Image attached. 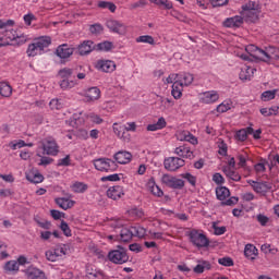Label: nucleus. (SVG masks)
<instances>
[{"instance_id": "nucleus-1", "label": "nucleus", "mask_w": 279, "mask_h": 279, "mask_svg": "<svg viewBox=\"0 0 279 279\" xmlns=\"http://www.w3.org/2000/svg\"><path fill=\"white\" fill-rule=\"evenodd\" d=\"M241 14L246 23H257L258 16L260 15V4L250 1L242 7Z\"/></svg>"}, {"instance_id": "nucleus-2", "label": "nucleus", "mask_w": 279, "mask_h": 279, "mask_svg": "<svg viewBox=\"0 0 279 279\" xmlns=\"http://www.w3.org/2000/svg\"><path fill=\"white\" fill-rule=\"evenodd\" d=\"M108 258L114 265H124V263H128V260H130L128 250L123 246H117L116 250L110 251L108 253Z\"/></svg>"}, {"instance_id": "nucleus-3", "label": "nucleus", "mask_w": 279, "mask_h": 279, "mask_svg": "<svg viewBox=\"0 0 279 279\" xmlns=\"http://www.w3.org/2000/svg\"><path fill=\"white\" fill-rule=\"evenodd\" d=\"M40 145L46 156H58L60 154V146H58V142L52 136L44 138Z\"/></svg>"}, {"instance_id": "nucleus-4", "label": "nucleus", "mask_w": 279, "mask_h": 279, "mask_svg": "<svg viewBox=\"0 0 279 279\" xmlns=\"http://www.w3.org/2000/svg\"><path fill=\"white\" fill-rule=\"evenodd\" d=\"M94 167L97 169V171H117L119 169V165H117V161L110 159V158H98L94 160Z\"/></svg>"}, {"instance_id": "nucleus-5", "label": "nucleus", "mask_w": 279, "mask_h": 279, "mask_svg": "<svg viewBox=\"0 0 279 279\" xmlns=\"http://www.w3.org/2000/svg\"><path fill=\"white\" fill-rule=\"evenodd\" d=\"M247 184L252 186L253 191L255 193H258L259 195H267L271 189H274V183L269 181H254V180H247Z\"/></svg>"}, {"instance_id": "nucleus-6", "label": "nucleus", "mask_w": 279, "mask_h": 279, "mask_svg": "<svg viewBox=\"0 0 279 279\" xmlns=\"http://www.w3.org/2000/svg\"><path fill=\"white\" fill-rule=\"evenodd\" d=\"M190 240L196 247H208V245H210L208 238L196 230L190 232Z\"/></svg>"}, {"instance_id": "nucleus-7", "label": "nucleus", "mask_w": 279, "mask_h": 279, "mask_svg": "<svg viewBox=\"0 0 279 279\" xmlns=\"http://www.w3.org/2000/svg\"><path fill=\"white\" fill-rule=\"evenodd\" d=\"M163 166L167 171H178V169L184 167V159L180 157H169L165 159Z\"/></svg>"}, {"instance_id": "nucleus-8", "label": "nucleus", "mask_w": 279, "mask_h": 279, "mask_svg": "<svg viewBox=\"0 0 279 279\" xmlns=\"http://www.w3.org/2000/svg\"><path fill=\"white\" fill-rule=\"evenodd\" d=\"M107 27L110 29V32H113V34H120L121 36H124V34L128 32L125 24L117 20H108Z\"/></svg>"}, {"instance_id": "nucleus-9", "label": "nucleus", "mask_w": 279, "mask_h": 279, "mask_svg": "<svg viewBox=\"0 0 279 279\" xmlns=\"http://www.w3.org/2000/svg\"><path fill=\"white\" fill-rule=\"evenodd\" d=\"M96 69L102 71V73H113V71H117V63L112 60H98Z\"/></svg>"}, {"instance_id": "nucleus-10", "label": "nucleus", "mask_w": 279, "mask_h": 279, "mask_svg": "<svg viewBox=\"0 0 279 279\" xmlns=\"http://www.w3.org/2000/svg\"><path fill=\"white\" fill-rule=\"evenodd\" d=\"M114 162L118 165H128L132 161V153L125 150H119L113 155Z\"/></svg>"}, {"instance_id": "nucleus-11", "label": "nucleus", "mask_w": 279, "mask_h": 279, "mask_svg": "<svg viewBox=\"0 0 279 279\" xmlns=\"http://www.w3.org/2000/svg\"><path fill=\"white\" fill-rule=\"evenodd\" d=\"M96 51V45L93 40H84L81 45H78V53L80 56H88Z\"/></svg>"}, {"instance_id": "nucleus-12", "label": "nucleus", "mask_w": 279, "mask_h": 279, "mask_svg": "<svg viewBox=\"0 0 279 279\" xmlns=\"http://www.w3.org/2000/svg\"><path fill=\"white\" fill-rule=\"evenodd\" d=\"M66 254V251L64 247H57L50 251L46 252V258L47 260H50V263H56L58 258L64 256Z\"/></svg>"}, {"instance_id": "nucleus-13", "label": "nucleus", "mask_w": 279, "mask_h": 279, "mask_svg": "<svg viewBox=\"0 0 279 279\" xmlns=\"http://www.w3.org/2000/svg\"><path fill=\"white\" fill-rule=\"evenodd\" d=\"M123 195H125V192H123V186L114 185L107 190V197L110 199H121Z\"/></svg>"}, {"instance_id": "nucleus-14", "label": "nucleus", "mask_w": 279, "mask_h": 279, "mask_svg": "<svg viewBox=\"0 0 279 279\" xmlns=\"http://www.w3.org/2000/svg\"><path fill=\"white\" fill-rule=\"evenodd\" d=\"M73 48L69 47L66 44H63L57 48L56 54L58 58H61V60H66V58H71V56H73Z\"/></svg>"}, {"instance_id": "nucleus-15", "label": "nucleus", "mask_w": 279, "mask_h": 279, "mask_svg": "<svg viewBox=\"0 0 279 279\" xmlns=\"http://www.w3.org/2000/svg\"><path fill=\"white\" fill-rule=\"evenodd\" d=\"M245 51H247L252 56V58H255V60L263 61V57L265 54V50L258 48L256 45H248V46H246Z\"/></svg>"}, {"instance_id": "nucleus-16", "label": "nucleus", "mask_w": 279, "mask_h": 279, "mask_svg": "<svg viewBox=\"0 0 279 279\" xmlns=\"http://www.w3.org/2000/svg\"><path fill=\"white\" fill-rule=\"evenodd\" d=\"M4 38H7V40H21V43L27 41V38L24 35H19L14 28H5Z\"/></svg>"}, {"instance_id": "nucleus-17", "label": "nucleus", "mask_w": 279, "mask_h": 279, "mask_svg": "<svg viewBox=\"0 0 279 279\" xmlns=\"http://www.w3.org/2000/svg\"><path fill=\"white\" fill-rule=\"evenodd\" d=\"M270 60H279V49L278 48H268L264 50V57L262 62L269 63Z\"/></svg>"}, {"instance_id": "nucleus-18", "label": "nucleus", "mask_w": 279, "mask_h": 279, "mask_svg": "<svg viewBox=\"0 0 279 279\" xmlns=\"http://www.w3.org/2000/svg\"><path fill=\"white\" fill-rule=\"evenodd\" d=\"M184 90V83H182V80H177L173 84H172V97H174V99H180V97H182V92Z\"/></svg>"}, {"instance_id": "nucleus-19", "label": "nucleus", "mask_w": 279, "mask_h": 279, "mask_svg": "<svg viewBox=\"0 0 279 279\" xmlns=\"http://www.w3.org/2000/svg\"><path fill=\"white\" fill-rule=\"evenodd\" d=\"M201 99L203 104H215V101L219 100V94L215 90L205 92Z\"/></svg>"}, {"instance_id": "nucleus-20", "label": "nucleus", "mask_w": 279, "mask_h": 279, "mask_svg": "<svg viewBox=\"0 0 279 279\" xmlns=\"http://www.w3.org/2000/svg\"><path fill=\"white\" fill-rule=\"evenodd\" d=\"M254 71H256V69H253L250 65H244L240 72V80L242 82H247L248 80H252Z\"/></svg>"}, {"instance_id": "nucleus-21", "label": "nucleus", "mask_w": 279, "mask_h": 279, "mask_svg": "<svg viewBox=\"0 0 279 279\" xmlns=\"http://www.w3.org/2000/svg\"><path fill=\"white\" fill-rule=\"evenodd\" d=\"M101 97V90L97 87L89 88L85 94L86 101H97Z\"/></svg>"}, {"instance_id": "nucleus-22", "label": "nucleus", "mask_w": 279, "mask_h": 279, "mask_svg": "<svg viewBox=\"0 0 279 279\" xmlns=\"http://www.w3.org/2000/svg\"><path fill=\"white\" fill-rule=\"evenodd\" d=\"M133 236H134L133 227H131V228H122L120 230V240L123 243H129V241H132Z\"/></svg>"}, {"instance_id": "nucleus-23", "label": "nucleus", "mask_w": 279, "mask_h": 279, "mask_svg": "<svg viewBox=\"0 0 279 279\" xmlns=\"http://www.w3.org/2000/svg\"><path fill=\"white\" fill-rule=\"evenodd\" d=\"M26 276H27V279H47L45 277V272H43L38 268H28L26 270Z\"/></svg>"}, {"instance_id": "nucleus-24", "label": "nucleus", "mask_w": 279, "mask_h": 279, "mask_svg": "<svg viewBox=\"0 0 279 279\" xmlns=\"http://www.w3.org/2000/svg\"><path fill=\"white\" fill-rule=\"evenodd\" d=\"M222 171L227 175V178H229V180H232L233 182H241V174H239V172L232 170V168L223 167Z\"/></svg>"}, {"instance_id": "nucleus-25", "label": "nucleus", "mask_w": 279, "mask_h": 279, "mask_svg": "<svg viewBox=\"0 0 279 279\" xmlns=\"http://www.w3.org/2000/svg\"><path fill=\"white\" fill-rule=\"evenodd\" d=\"M254 134V129L252 126H247L246 129H241L235 133V136L238 141H241L242 143L247 141V135Z\"/></svg>"}, {"instance_id": "nucleus-26", "label": "nucleus", "mask_w": 279, "mask_h": 279, "mask_svg": "<svg viewBox=\"0 0 279 279\" xmlns=\"http://www.w3.org/2000/svg\"><path fill=\"white\" fill-rule=\"evenodd\" d=\"M163 128H167V120H165L163 117L159 118L157 123L155 124H148L147 131L148 132H156L158 130H163Z\"/></svg>"}, {"instance_id": "nucleus-27", "label": "nucleus", "mask_w": 279, "mask_h": 279, "mask_svg": "<svg viewBox=\"0 0 279 279\" xmlns=\"http://www.w3.org/2000/svg\"><path fill=\"white\" fill-rule=\"evenodd\" d=\"M216 197L220 202H226L230 197V190L226 186H220L216 189Z\"/></svg>"}, {"instance_id": "nucleus-28", "label": "nucleus", "mask_w": 279, "mask_h": 279, "mask_svg": "<svg viewBox=\"0 0 279 279\" xmlns=\"http://www.w3.org/2000/svg\"><path fill=\"white\" fill-rule=\"evenodd\" d=\"M35 45H37V47L39 48V51H45V49H47V47H49V45H51V37L49 36H44L38 38L35 41Z\"/></svg>"}, {"instance_id": "nucleus-29", "label": "nucleus", "mask_w": 279, "mask_h": 279, "mask_svg": "<svg viewBox=\"0 0 279 279\" xmlns=\"http://www.w3.org/2000/svg\"><path fill=\"white\" fill-rule=\"evenodd\" d=\"M56 204L63 210H69L75 206V203L69 198H56Z\"/></svg>"}, {"instance_id": "nucleus-30", "label": "nucleus", "mask_w": 279, "mask_h": 279, "mask_svg": "<svg viewBox=\"0 0 279 279\" xmlns=\"http://www.w3.org/2000/svg\"><path fill=\"white\" fill-rule=\"evenodd\" d=\"M26 180H28V182H32L33 184H40V182L45 180V177L39 172H29L26 174Z\"/></svg>"}, {"instance_id": "nucleus-31", "label": "nucleus", "mask_w": 279, "mask_h": 279, "mask_svg": "<svg viewBox=\"0 0 279 279\" xmlns=\"http://www.w3.org/2000/svg\"><path fill=\"white\" fill-rule=\"evenodd\" d=\"M174 153L181 158H191L193 156V151H191V149H189L186 146L177 147Z\"/></svg>"}, {"instance_id": "nucleus-32", "label": "nucleus", "mask_w": 279, "mask_h": 279, "mask_svg": "<svg viewBox=\"0 0 279 279\" xmlns=\"http://www.w3.org/2000/svg\"><path fill=\"white\" fill-rule=\"evenodd\" d=\"M258 250L253 244H246L244 248V256L246 258H250L251 260H254V256H256Z\"/></svg>"}, {"instance_id": "nucleus-33", "label": "nucleus", "mask_w": 279, "mask_h": 279, "mask_svg": "<svg viewBox=\"0 0 279 279\" xmlns=\"http://www.w3.org/2000/svg\"><path fill=\"white\" fill-rule=\"evenodd\" d=\"M175 77H179L178 80L182 81L183 86H191L194 80L193 74L191 73L175 74Z\"/></svg>"}, {"instance_id": "nucleus-34", "label": "nucleus", "mask_w": 279, "mask_h": 279, "mask_svg": "<svg viewBox=\"0 0 279 279\" xmlns=\"http://www.w3.org/2000/svg\"><path fill=\"white\" fill-rule=\"evenodd\" d=\"M210 262L201 260L198 265H196L193 269L194 274H204L205 269H210Z\"/></svg>"}, {"instance_id": "nucleus-35", "label": "nucleus", "mask_w": 279, "mask_h": 279, "mask_svg": "<svg viewBox=\"0 0 279 279\" xmlns=\"http://www.w3.org/2000/svg\"><path fill=\"white\" fill-rule=\"evenodd\" d=\"M0 95L1 97H11L12 86H10L8 83H0Z\"/></svg>"}, {"instance_id": "nucleus-36", "label": "nucleus", "mask_w": 279, "mask_h": 279, "mask_svg": "<svg viewBox=\"0 0 279 279\" xmlns=\"http://www.w3.org/2000/svg\"><path fill=\"white\" fill-rule=\"evenodd\" d=\"M59 86L62 88V90H69V88H75V86H77V82L69 81V78H62Z\"/></svg>"}, {"instance_id": "nucleus-37", "label": "nucleus", "mask_w": 279, "mask_h": 279, "mask_svg": "<svg viewBox=\"0 0 279 279\" xmlns=\"http://www.w3.org/2000/svg\"><path fill=\"white\" fill-rule=\"evenodd\" d=\"M276 93H278V89L266 90L262 93L260 95L262 101H271V99H276Z\"/></svg>"}, {"instance_id": "nucleus-38", "label": "nucleus", "mask_w": 279, "mask_h": 279, "mask_svg": "<svg viewBox=\"0 0 279 279\" xmlns=\"http://www.w3.org/2000/svg\"><path fill=\"white\" fill-rule=\"evenodd\" d=\"M26 53L29 58H34L35 56H38V53H43V52L40 51L36 43H33L28 45Z\"/></svg>"}, {"instance_id": "nucleus-39", "label": "nucleus", "mask_w": 279, "mask_h": 279, "mask_svg": "<svg viewBox=\"0 0 279 279\" xmlns=\"http://www.w3.org/2000/svg\"><path fill=\"white\" fill-rule=\"evenodd\" d=\"M71 75H73V69L70 68H63L58 72V77H60V80H69Z\"/></svg>"}, {"instance_id": "nucleus-40", "label": "nucleus", "mask_w": 279, "mask_h": 279, "mask_svg": "<svg viewBox=\"0 0 279 279\" xmlns=\"http://www.w3.org/2000/svg\"><path fill=\"white\" fill-rule=\"evenodd\" d=\"M148 186H149L150 193H153V195H156L157 197H162V195H165L162 190H160V187L158 185H156L155 182H148Z\"/></svg>"}, {"instance_id": "nucleus-41", "label": "nucleus", "mask_w": 279, "mask_h": 279, "mask_svg": "<svg viewBox=\"0 0 279 279\" xmlns=\"http://www.w3.org/2000/svg\"><path fill=\"white\" fill-rule=\"evenodd\" d=\"M112 49V43L102 41L96 45V51H110Z\"/></svg>"}, {"instance_id": "nucleus-42", "label": "nucleus", "mask_w": 279, "mask_h": 279, "mask_svg": "<svg viewBox=\"0 0 279 279\" xmlns=\"http://www.w3.org/2000/svg\"><path fill=\"white\" fill-rule=\"evenodd\" d=\"M260 250H262V252H264V254L276 255V253L278 252V248H276V246H274L271 244H263Z\"/></svg>"}, {"instance_id": "nucleus-43", "label": "nucleus", "mask_w": 279, "mask_h": 279, "mask_svg": "<svg viewBox=\"0 0 279 279\" xmlns=\"http://www.w3.org/2000/svg\"><path fill=\"white\" fill-rule=\"evenodd\" d=\"M169 189H184V180L177 179L175 177L172 179L170 185H168Z\"/></svg>"}, {"instance_id": "nucleus-44", "label": "nucleus", "mask_w": 279, "mask_h": 279, "mask_svg": "<svg viewBox=\"0 0 279 279\" xmlns=\"http://www.w3.org/2000/svg\"><path fill=\"white\" fill-rule=\"evenodd\" d=\"M88 189V185L82 183V182H75L72 185V190L74 193H84Z\"/></svg>"}, {"instance_id": "nucleus-45", "label": "nucleus", "mask_w": 279, "mask_h": 279, "mask_svg": "<svg viewBox=\"0 0 279 279\" xmlns=\"http://www.w3.org/2000/svg\"><path fill=\"white\" fill-rule=\"evenodd\" d=\"M136 43H146L147 45H155L154 37L150 35H143L136 38Z\"/></svg>"}, {"instance_id": "nucleus-46", "label": "nucleus", "mask_w": 279, "mask_h": 279, "mask_svg": "<svg viewBox=\"0 0 279 279\" xmlns=\"http://www.w3.org/2000/svg\"><path fill=\"white\" fill-rule=\"evenodd\" d=\"M108 227L113 230H121V228H123V222L120 219H111L108 222Z\"/></svg>"}, {"instance_id": "nucleus-47", "label": "nucleus", "mask_w": 279, "mask_h": 279, "mask_svg": "<svg viewBox=\"0 0 279 279\" xmlns=\"http://www.w3.org/2000/svg\"><path fill=\"white\" fill-rule=\"evenodd\" d=\"M4 269L7 271H19V262L10 260L5 264Z\"/></svg>"}, {"instance_id": "nucleus-48", "label": "nucleus", "mask_w": 279, "mask_h": 279, "mask_svg": "<svg viewBox=\"0 0 279 279\" xmlns=\"http://www.w3.org/2000/svg\"><path fill=\"white\" fill-rule=\"evenodd\" d=\"M236 158L239 160L238 166L244 169V167L247 165V153L238 154Z\"/></svg>"}, {"instance_id": "nucleus-49", "label": "nucleus", "mask_w": 279, "mask_h": 279, "mask_svg": "<svg viewBox=\"0 0 279 279\" xmlns=\"http://www.w3.org/2000/svg\"><path fill=\"white\" fill-rule=\"evenodd\" d=\"M146 230L143 227H133V236H137L138 239H143L146 234Z\"/></svg>"}, {"instance_id": "nucleus-50", "label": "nucleus", "mask_w": 279, "mask_h": 279, "mask_svg": "<svg viewBox=\"0 0 279 279\" xmlns=\"http://www.w3.org/2000/svg\"><path fill=\"white\" fill-rule=\"evenodd\" d=\"M219 265H222L223 267H233L234 260H232L231 257H222L218 259Z\"/></svg>"}, {"instance_id": "nucleus-51", "label": "nucleus", "mask_w": 279, "mask_h": 279, "mask_svg": "<svg viewBox=\"0 0 279 279\" xmlns=\"http://www.w3.org/2000/svg\"><path fill=\"white\" fill-rule=\"evenodd\" d=\"M157 5L159 8H162L163 10H171L173 8V2H171L169 0H159L157 2Z\"/></svg>"}, {"instance_id": "nucleus-52", "label": "nucleus", "mask_w": 279, "mask_h": 279, "mask_svg": "<svg viewBox=\"0 0 279 279\" xmlns=\"http://www.w3.org/2000/svg\"><path fill=\"white\" fill-rule=\"evenodd\" d=\"M60 229L62 230L64 236H72L71 228L69 227V223H66V221H61Z\"/></svg>"}, {"instance_id": "nucleus-53", "label": "nucleus", "mask_w": 279, "mask_h": 279, "mask_svg": "<svg viewBox=\"0 0 279 279\" xmlns=\"http://www.w3.org/2000/svg\"><path fill=\"white\" fill-rule=\"evenodd\" d=\"M90 34H95L96 36L104 32V26L101 24H94L89 26Z\"/></svg>"}, {"instance_id": "nucleus-54", "label": "nucleus", "mask_w": 279, "mask_h": 279, "mask_svg": "<svg viewBox=\"0 0 279 279\" xmlns=\"http://www.w3.org/2000/svg\"><path fill=\"white\" fill-rule=\"evenodd\" d=\"M213 229L217 236H221V234H226V231H227L226 227H218L217 222H213Z\"/></svg>"}, {"instance_id": "nucleus-55", "label": "nucleus", "mask_w": 279, "mask_h": 279, "mask_svg": "<svg viewBox=\"0 0 279 279\" xmlns=\"http://www.w3.org/2000/svg\"><path fill=\"white\" fill-rule=\"evenodd\" d=\"M182 178H184V180H187V182L192 185L195 186V184H197V178L191 173H185L182 174Z\"/></svg>"}, {"instance_id": "nucleus-56", "label": "nucleus", "mask_w": 279, "mask_h": 279, "mask_svg": "<svg viewBox=\"0 0 279 279\" xmlns=\"http://www.w3.org/2000/svg\"><path fill=\"white\" fill-rule=\"evenodd\" d=\"M119 180H121V178L117 173L101 178V182H119Z\"/></svg>"}, {"instance_id": "nucleus-57", "label": "nucleus", "mask_w": 279, "mask_h": 279, "mask_svg": "<svg viewBox=\"0 0 279 279\" xmlns=\"http://www.w3.org/2000/svg\"><path fill=\"white\" fill-rule=\"evenodd\" d=\"M256 219H257L258 223L263 227H265L269 223V217H267L263 214L257 215Z\"/></svg>"}, {"instance_id": "nucleus-58", "label": "nucleus", "mask_w": 279, "mask_h": 279, "mask_svg": "<svg viewBox=\"0 0 279 279\" xmlns=\"http://www.w3.org/2000/svg\"><path fill=\"white\" fill-rule=\"evenodd\" d=\"M236 204H239V197L232 196V197L228 198L227 201L222 202L221 206H234Z\"/></svg>"}, {"instance_id": "nucleus-59", "label": "nucleus", "mask_w": 279, "mask_h": 279, "mask_svg": "<svg viewBox=\"0 0 279 279\" xmlns=\"http://www.w3.org/2000/svg\"><path fill=\"white\" fill-rule=\"evenodd\" d=\"M213 182H215V184H223L226 182V179H223V175H221V173L216 172L213 175Z\"/></svg>"}, {"instance_id": "nucleus-60", "label": "nucleus", "mask_w": 279, "mask_h": 279, "mask_svg": "<svg viewBox=\"0 0 279 279\" xmlns=\"http://www.w3.org/2000/svg\"><path fill=\"white\" fill-rule=\"evenodd\" d=\"M218 147H219L218 154H219L220 156H227V154H228V144L221 142V143L218 145Z\"/></svg>"}, {"instance_id": "nucleus-61", "label": "nucleus", "mask_w": 279, "mask_h": 279, "mask_svg": "<svg viewBox=\"0 0 279 279\" xmlns=\"http://www.w3.org/2000/svg\"><path fill=\"white\" fill-rule=\"evenodd\" d=\"M49 106L52 110H60L62 108V102L58 99H52L50 100Z\"/></svg>"}, {"instance_id": "nucleus-62", "label": "nucleus", "mask_w": 279, "mask_h": 279, "mask_svg": "<svg viewBox=\"0 0 279 279\" xmlns=\"http://www.w3.org/2000/svg\"><path fill=\"white\" fill-rule=\"evenodd\" d=\"M51 162H53V158L41 157L40 162L38 165L39 167H47V165H51Z\"/></svg>"}, {"instance_id": "nucleus-63", "label": "nucleus", "mask_w": 279, "mask_h": 279, "mask_svg": "<svg viewBox=\"0 0 279 279\" xmlns=\"http://www.w3.org/2000/svg\"><path fill=\"white\" fill-rule=\"evenodd\" d=\"M32 21H36V15H34L33 13L24 15V23H26L27 25H32Z\"/></svg>"}, {"instance_id": "nucleus-64", "label": "nucleus", "mask_w": 279, "mask_h": 279, "mask_svg": "<svg viewBox=\"0 0 279 279\" xmlns=\"http://www.w3.org/2000/svg\"><path fill=\"white\" fill-rule=\"evenodd\" d=\"M50 215H51L52 219L58 221V219H61L62 215H64V214L61 213L60 210L52 209V210H50Z\"/></svg>"}]
</instances>
